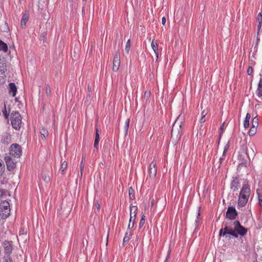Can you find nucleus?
Instances as JSON below:
<instances>
[{
	"mask_svg": "<svg viewBox=\"0 0 262 262\" xmlns=\"http://www.w3.org/2000/svg\"><path fill=\"white\" fill-rule=\"evenodd\" d=\"M253 73V69L251 67H249L247 70V73L249 75H251Z\"/></svg>",
	"mask_w": 262,
	"mask_h": 262,
	"instance_id": "obj_41",
	"label": "nucleus"
},
{
	"mask_svg": "<svg viewBox=\"0 0 262 262\" xmlns=\"http://www.w3.org/2000/svg\"><path fill=\"white\" fill-rule=\"evenodd\" d=\"M130 213H132L133 216L134 217V219H133V223L132 224V227H133L134 226V223H135L136 215L137 210H138V208L136 206H130Z\"/></svg>",
	"mask_w": 262,
	"mask_h": 262,
	"instance_id": "obj_15",
	"label": "nucleus"
},
{
	"mask_svg": "<svg viewBox=\"0 0 262 262\" xmlns=\"http://www.w3.org/2000/svg\"><path fill=\"white\" fill-rule=\"evenodd\" d=\"M130 39H128L126 43L125 50L127 53H129V51L130 50Z\"/></svg>",
	"mask_w": 262,
	"mask_h": 262,
	"instance_id": "obj_29",
	"label": "nucleus"
},
{
	"mask_svg": "<svg viewBox=\"0 0 262 262\" xmlns=\"http://www.w3.org/2000/svg\"><path fill=\"white\" fill-rule=\"evenodd\" d=\"M261 25H262V23H260V22L258 23V25L257 26V36L259 35V32L260 29L261 27Z\"/></svg>",
	"mask_w": 262,
	"mask_h": 262,
	"instance_id": "obj_43",
	"label": "nucleus"
},
{
	"mask_svg": "<svg viewBox=\"0 0 262 262\" xmlns=\"http://www.w3.org/2000/svg\"><path fill=\"white\" fill-rule=\"evenodd\" d=\"M5 81V77H0V84H3Z\"/></svg>",
	"mask_w": 262,
	"mask_h": 262,
	"instance_id": "obj_47",
	"label": "nucleus"
},
{
	"mask_svg": "<svg viewBox=\"0 0 262 262\" xmlns=\"http://www.w3.org/2000/svg\"><path fill=\"white\" fill-rule=\"evenodd\" d=\"M240 187L239 182L237 178H233V179L231 184L230 189L233 192V194L234 195L235 192V194H237L236 191Z\"/></svg>",
	"mask_w": 262,
	"mask_h": 262,
	"instance_id": "obj_11",
	"label": "nucleus"
},
{
	"mask_svg": "<svg viewBox=\"0 0 262 262\" xmlns=\"http://www.w3.org/2000/svg\"><path fill=\"white\" fill-rule=\"evenodd\" d=\"M170 253V250H169L168 252V255H167V257L166 258L165 261H167L169 257Z\"/></svg>",
	"mask_w": 262,
	"mask_h": 262,
	"instance_id": "obj_55",
	"label": "nucleus"
},
{
	"mask_svg": "<svg viewBox=\"0 0 262 262\" xmlns=\"http://www.w3.org/2000/svg\"><path fill=\"white\" fill-rule=\"evenodd\" d=\"M5 72H3V71H0V77H6V74H5Z\"/></svg>",
	"mask_w": 262,
	"mask_h": 262,
	"instance_id": "obj_48",
	"label": "nucleus"
},
{
	"mask_svg": "<svg viewBox=\"0 0 262 262\" xmlns=\"http://www.w3.org/2000/svg\"><path fill=\"white\" fill-rule=\"evenodd\" d=\"M145 217L144 215H143L141 217L139 226L140 228H141L145 223Z\"/></svg>",
	"mask_w": 262,
	"mask_h": 262,
	"instance_id": "obj_30",
	"label": "nucleus"
},
{
	"mask_svg": "<svg viewBox=\"0 0 262 262\" xmlns=\"http://www.w3.org/2000/svg\"><path fill=\"white\" fill-rule=\"evenodd\" d=\"M134 219V217L133 216V213H130V219L129 222L128 226V230L130 228H132V224L133 223V219Z\"/></svg>",
	"mask_w": 262,
	"mask_h": 262,
	"instance_id": "obj_28",
	"label": "nucleus"
},
{
	"mask_svg": "<svg viewBox=\"0 0 262 262\" xmlns=\"http://www.w3.org/2000/svg\"><path fill=\"white\" fill-rule=\"evenodd\" d=\"M166 23V18L163 17L162 19V24L163 25H164Z\"/></svg>",
	"mask_w": 262,
	"mask_h": 262,
	"instance_id": "obj_51",
	"label": "nucleus"
},
{
	"mask_svg": "<svg viewBox=\"0 0 262 262\" xmlns=\"http://www.w3.org/2000/svg\"><path fill=\"white\" fill-rule=\"evenodd\" d=\"M1 216L3 219H6L10 214L9 203L7 201H3L0 205Z\"/></svg>",
	"mask_w": 262,
	"mask_h": 262,
	"instance_id": "obj_3",
	"label": "nucleus"
},
{
	"mask_svg": "<svg viewBox=\"0 0 262 262\" xmlns=\"http://www.w3.org/2000/svg\"><path fill=\"white\" fill-rule=\"evenodd\" d=\"M46 38V34L45 33H42L40 35V39L43 41Z\"/></svg>",
	"mask_w": 262,
	"mask_h": 262,
	"instance_id": "obj_44",
	"label": "nucleus"
},
{
	"mask_svg": "<svg viewBox=\"0 0 262 262\" xmlns=\"http://www.w3.org/2000/svg\"><path fill=\"white\" fill-rule=\"evenodd\" d=\"M95 140H99V130L97 128H96V135Z\"/></svg>",
	"mask_w": 262,
	"mask_h": 262,
	"instance_id": "obj_38",
	"label": "nucleus"
},
{
	"mask_svg": "<svg viewBox=\"0 0 262 262\" xmlns=\"http://www.w3.org/2000/svg\"><path fill=\"white\" fill-rule=\"evenodd\" d=\"M4 115L5 116V117H6V118H7V112H6V110H5V112H4Z\"/></svg>",
	"mask_w": 262,
	"mask_h": 262,
	"instance_id": "obj_61",
	"label": "nucleus"
},
{
	"mask_svg": "<svg viewBox=\"0 0 262 262\" xmlns=\"http://www.w3.org/2000/svg\"><path fill=\"white\" fill-rule=\"evenodd\" d=\"M11 122L12 127L16 130L19 129L21 123V117L18 112L11 114Z\"/></svg>",
	"mask_w": 262,
	"mask_h": 262,
	"instance_id": "obj_2",
	"label": "nucleus"
},
{
	"mask_svg": "<svg viewBox=\"0 0 262 262\" xmlns=\"http://www.w3.org/2000/svg\"><path fill=\"white\" fill-rule=\"evenodd\" d=\"M151 204V206H152L154 205V199L152 200Z\"/></svg>",
	"mask_w": 262,
	"mask_h": 262,
	"instance_id": "obj_64",
	"label": "nucleus"
},
{
	"mask_svg": "<svg viewBox=\"0 0 262 262\" xmlns=\"http://www.w3.org/2000/svg\"><path fill=\"white\" fill-rule=\"evenodd\" d=\"M151 47L155 52V54L156 56V61H157L158 58V46L156 42H155L154 40L152 41L151 43Z\"/></svg>",
	"mask_w": 262,
	"mask_h": 262,
	"instance_id": "obj_16",
	"label": "nucleus"
},
{
	"mask_svg": "<svg viewBox=\"0 0 262 262\" xmlns=\"http://www.w3.org/2000/svg\"><path fill=\"white\" fill-rule=\"evenodd\" d=\"M205 121V116H202L201 119H200V122L201 123H203Z\"/></svg>",
	"mask_w": 262,
	"mask_h": 262,
	"instance_id": "obj_53",
	"label": "nucleus"
},
{
	"mask_svg": "<svg viewBox=\"0 0 262 262\" xmlns=\"http://www.w3.org/2000/svg\"><path fill=\"white\" fill-rule=\"evenodd\" d=\"M258 125V118L257 117H255L252 119V126L251 127H254L257 128Z\"/></svg>",
	"mask_w": 262,
	"mask_h": 262,
	"instance_id": "obj_23",
	"label": "nucleus"
},
{
	"mask_svg": "<svg viewBox=\"0 0 262 262\" xmlns=\"http://www.w3.org/2000/svg\"><path fill=\"white\" fill-rule=\"evenodd\" d=\"M9 93H12L13 97L15 96L17 92V88L14 83H10L9 84Z\"/></svg>",
	"mask_w": 262,
	"mask_h": 262,
	"instance_id": "obj_14",
	"label": "nucleus"
},
{
	"mask_svg": "<svg viewBox=\"0 0 262 262\" xmlns=\"http://www.w3.org/2000/svg\"><path fill=\"white\" fill-rule=\"evenodd\" d=\"M224 123H223L222 126H221V129L223 130L224 128Z\"/></svg>",
	"mask_w": 262,
	"mask_h": 262,
	"instance_id": "obj_60",
	"label": "nucleus"
},
{
	"mask_svg": "<svg viewBox=\"0 0 262 262\" xmlns=\"http://www.w3.org/2000/svg\"><path fill=\"white\" fill-rule=\"evenodd\" d=\"M128 193L130 199L134 200L135 198V190L132 187H130L128 189Z\"/></svg>",
	"mask_w": 262,
	"mask_h": 262,
	"instance_id": "obj_22",
	"label": "nucleus"
},
{
	"mask_svg": "<svg viewBox=\"0 0 262 262\" xmlns=\"http://www.w3.org/2000/svg\"><path fill=\"white\" fill-rule=\"evenodd\" d=\"M179 117L180 116H179L178 117L177 119L176 120V121L174 122V123L173 124V126H172V129H171L172 133H173L174 132V131L176 130H177L178 132H179V127L180 128L181 127V126H182V122L181 121H180V122L178 121V119L179 118Z\"/></svg>",
	"mask_w": 262,
	"mask_h": 262,
	"instance_id": "obj_13",
	"label": "nucleus"
},
{
	"mask_svg": "<svg viewBox=\"0 0 262 262\" xmlns=\"http://www.w3.org/2000/svg\"><path fill=\"white\" fill-rule=\"evenodd\" d=\"M46 92L48 96H49L51 95V88L49 85H47L46 86Z\"/></svg>",
	"mask_w": 262,
	"mask_h": 262,
	"instance_id": "obj_35",
	"label": "nucleus"
},
{
	"mask_svg": "<svg viewBox=\"0 0 262 262\" xmlns=\"http://www.w3.org/2000/svg\"><path fill=\"white\" fill-rule=\"evenodd\" d=\"M85 161V156L83 155L81 159V161L80 163V166H84V163Z\"/></svg>",
	"mask_w": 262,
	"mask_h": 262,
	"instance_id": "obj_42",
	"label": "nucleus"
},
{
	"mask_svg": "<svg viewBox=\"0 0 262 262\" xmlns=\"http://www.w3.org/2000/svg\"><path fill=\"white\" fill-rule=\"evenodd\" d=\"M129 119H127L125 122V132H127L129 127Z\"/></svg>",
	"mask_w": 262,
	"mask_h": 262,
	"instance_id": "obj_36",
	"label": "nucleus"
},
{
	"mask_svg": "<svg viewBox=\"0 0 262 262\" xmlns=\"http://www.w3.org/2000/svg\"><path fill=\"white\" fill-rule=\"evenodd\" d=\"M10 155L14 158H19L21 155V148L18 144H13L10 148Z\"/></svg>",
	"mask_w": 262,
	"mask_h": 262,
	"instance_id": "obj_4",
	"label": "nucleus"
},
{
	"mask_svg": "<svg viewBox=\"0 0 262 262\" xmlns=\"http://www.w3.org/2000/svg\"><path fill=\"white\" fill-rule=\"evenodd\" d=\"M29 19V14L27 13H25L23 16L22 19L21 20V26H25L26 23L28 21Z\"/></svg>",
	"mask_w": 262,
	"mask_h": 262,
	"instance_id": "obj_17",
	"label": "nucleus"
},
{
	"mask_svg": "<svg viewBox=\"0 0 262 262\" xmlns=\"http://www.w3.org/2000/svg\"><path fill=\"white\" fill-rule=\"evenodd\" d=\"M227 151L224 150L223 153V156H224L226 154Z\"/></svg>",
	"mask_w": 262,
	"mask_h": 262,
	"instance_id": "obj_62",
	"label": "nucleus"
},
{
	"mask_svg": "<svg viewBox=\"0 0 262 262\" xmlns=\"http://www.w3.org/2000/svg\"><path fill=\"white\" fill-rule=\"evenodd\" d=\"M3 245L5 253L9 255L12 252V242L5 241Z\"/></svg>",
	"mask_w": 262,
	"mask_h": 262,
	"instance_id": "obj_12",
	"label": "nucleus"
},
{
	"mask_svg": "<svg viewBox=\"0 0 262 262\" xmlns=\"http://www.w3.org/2000/svg\"><path fill=\"white\" fill-rule=\"evenodd\" d=\"M234 230L230 226H225L224 228L220 229L219 231V236H223L229 238V234Z\"/></svg>",
	"mask_w": 262,
	"mask_h": 262,
	"instance_id": "obj_7",
	"label": "nucleus"
},
{
	"mask_svg": "<svg viewBox=\"0 0 262 262\" xmlns=\"http://www.w3.org/2000/svg\"><path fill=\"white\" fill-rule=\"evenodd\" d=\"M40 133L41 135L42 139H45L46 137L48 136L49 133L48 131L45 129L44 128H42L40 130Z\"/></svg>",
	"mask_w": 262,
	"mask_h": 262,
	"instance_id": "obj_20",
	"label": "nucleus"
},
{
	"mask_svg": "<svg viewBox=\"0 0 262 262\" xmlns=\"http://www.w3.org/2000/svg\"><path fill=\"white\" fill-rule=\"evenodd\" d=\"M237 216V212L233 207H229L226 212V216L230 220H234Z\"/></svg>",
	"mask_w": 262,
	"mask_h": 262,
	"instance_id": "obj_9",
	"label": "nucleus"
},
{
	"mask_svg": "<svg viewBox=\"0 0 262 262\" xmlns=\"http://www.w3.org/2000/svg\"><path fill=\"white\" fill-rule=\"evenodd\" d=\"M262 85V78H261L259 80L258 85V88L257 90V94L258 96L261 97L262 96V90H260V88L261 86Z\"/></svg>",
	"mask_w": 262,
	"mask_h": 262,
	"instance_id": "obj_21",
	"label": "nucleus"
},
{
	"mask_svg": "<svg viewBox=\"0 0 262 262\" xmlns=\"http://www.w3.org/2000/svg\"><path fill=\"white\" fill-rule=\"evenodd\" d=\"M208 112L207 111L204 110L202 112V116H206V115L207 114Z\"/></svg>",
	"mask_w": 262,
	"mask_h": 262,
	"instance_id": "obj_49",
	"label": "nucleus"
},
{
	"mask_svg": "<svg viewBox=\"0 0 262 262\" xmlns=\"http://www.w3.org/2000/svg\"><path fill=\"white\" fill-rule=\"evenodd\" d=\"M130 236V234L128 235V233L127 232L124 237L123 241V244L124 246H125V244L129 241Z\"/></svg>",
	"mask_w": 262,
	"mask_h": 262,
	"instance_id": "obj_24",
	"label": "nucleus"
},
{
	"mask_svg": "<svg viewBox=\"0 0 262 262\" xmlns=\"http://www.w3.org/2000/svg\"><path fill=\"white\" fill-rule=\"evenodd\" d=\"M5 160L8 170L12 171L15 168L16 162L14 161L10 156H6Z\"/></svg>",
	"mask_w": 262,
	"mask_h": 262,
	"instance_id": "obj_6",
	"label": "nucleus"
},
{
	"mask_svg": "<svg viewBox=\"0 0 262 262\" xmlns=\"http://www.w3.org/2000/svg\"><path fill=\"white\" fill-rule=\"evenodd\" d=\"M68 166V163L66 161H64L61 165V173H64V171L67 169Z\"/></svg>",
	"mask_w": 262,
	"mask_h": 262,
	"instance_id": "obj_26",
	"label": "nucleus"
},
{
	"mask_svg": "<svg viewBox=\"0 0 262 262\" xmlns=\"http://www.w3.org/2000/svg\"><path fill=\"white\" fill-rule=\"evenodd\" d=\"M0 50L6 52L8 51V46L2 40H0Z\"/></svg>",
	"mask_w": 262,
	"mask_h": 262,
	"instance_id": "obj_19",
	"label": "nucleus"
},
{
	"mask_svg": "<svg viewBox=\"0 0 262 262\" xmlns=\"http://www.w3.org/2000/svg\"><path fill=\"white\" fill-rule=\"evenodd\" d=\"M257 128L251 127L249 131V135L250 136H254L256 133Z\"/></svg>",
	"mask_w": 262,
	"mask_h": 262,
	"instance_id": "obj_25",
	"label": "nucleus"
},
{
	"mask_svg": "<svg viewBox=\"0 0 262 262\" xmlns=\"http://www.w3.org/2000/svg\"><path fill=\"white\" fill-rule=\"evenodd\" d=\"M250 192L249 186L247 184L244 185L239 195L238 205L239 207H244L246 204L249 199Z\"/></svg>",
	"mask_w": 262,
	"mask_h": 262,
	"instance_id": "obj_1",
	"label": "nucleus"
},
{
	"mask_svg": "<svg viewBox=\"0 0 262 262\" xmlns=\"http://www.w3.org/2000/svg\"><path fill=\"white\" fill-rule=\"evenodd\" d=\"M5 193H6L5 190L2 189H0V197H2L3 195L5 194Z\"/></svg>",
	"mask_w": 262,
	"mask_h": 262,
	"instance_id": "obj_46",
	"label": "nucleus"
},
{
	"mask_svg": "<svg viewBox=\"0 0 262 262\" xmlns=\"http://www.w3.org/2000/svg\"><path fill=\"white\" fill-rule=\"evenodd\" d=\"M10 140V137L8 135H5L3 137L2 142L4 143H8Z\"/></svg>",
	"mask_w": 262,
	"mask_h": 262,
	"instance_id": "obj_27",
	"label": "nucleus"
},
{
	"mask_svg": "<svg viewBox=\"0 0 262 262\" xmlns=\"http://www.w3.org/2000/svg\"><path fill=\"white\" fill-rule=\"evenodd\" d=\"M251 118V115L249 113H247L245 117L244 126L245 128H248L249 126V120Z\"/></svg>",
	"mask_w": 262,
	"mask_h": 262,
	"instance_id": "obj_18",
	"label": "nucleus"
},
{
	"mask_svg": "<svg viewBox=\"0 0 262 262\" xmlns=\"http://www.w3.org/2000/svg\"><path fill=\"white\" fill-rule=\"evenodd\" d=\"M233 225L235 227V230L241 236L245 235L247 232V230L244 226H242L238 221H235L233 222Z\"/></svg>",
	"mask_w": 262,
	"mask_h": 262,
	"instance_id": "obj_5",
	"label": "nucleus"
},
{
	"mask_svg": "<svg viewBox=\"0 0 262 262\" xmlns=\"http://www.w3.org/2000/svg\"><path fill=\"white\" fill-rule=\"evenodd\" d=\"M258 200H259V204L262 207V200L260 199L259 198Z\"/></svg>",
	"mask_w": 262,
	"mask_h": 262,
	"instance_id": "obj_57",
	"label": "nucleus"
},
{
	"mask_svg": "<svg viewBox=\"0 0 262 262\" xmlns=\"http://www.w3.org/2000/svg\"><path fill=\"white\" fill-rule=\"evenodd\" d=\"M224 160V159L223 158H220V164L222 163V161Z\"/></svg>",
	"mask_w": 262,
	"mask_h": 262,
	"instance_id": "obj_58",
	"label": "nucleus"
},
{
	"mask_svg": "<svg viewBox=\"0 0 262 262\" xmlns=\"http://www.w3.org/2000/svg\"><path fill=\"white\" fill-rule=\"evenodd\" d=\"M95 207H96L97 210H99V208H100V205L98 203H95Z\"/></svg>",
	"mask_w": 262,
	"mask_h": 262,
	"instance_id": "obj_50",
	"label": "nucleus"
},
{
	"mask_svg": "<svg viewBox=\"0 0 262 262\" xmlns=\"http://www.w3.org/2000/svg\"><path fill=\"white\" fill-rule=\"evenodd\" d=\"M150 96V91H145L144 95V98L146 100H148Z\"/></svg>",
	"mask_w": 262,
	"mask_h": 262,
	"instance_id": "obj_34",
	"label": "nucleus"
},
{
	"mask_svg": "<svg viewBox=\"0 0 262 262\" xmlns=\"http://www.w3.org/2000/svg\"><path fill=\"white\" fill-rule=\"evenodd\" d=\"M238 235H239L238 232H237L235 230V227H234V230L231 232H230V233L229 234V236L230 235L234 237H238Z\"/></svg>",
	"mask_w": 262,
	"mask_h": 262,
	"instance_id": "obj_31",
	"label": "nucleus"
},
{
	"mask_svg": "<svg viewBox=\"0 0 262 262\" xmlns=\"http://www.w3.org/2000/svg\"><path fill=\"white\" fill-rule=\"evenodd\" d=\"M4 164L2 161H0V176L2 174V173L4 171Z\"/></svg>",
	"mask_w": 262,
	"mask_h": 262,
	"instance_id": "obj_32",
	"label": "nucleus"
},
{
	"mask_svg": "<svg viewBox=\"0 0 262 262\" xmlns=\"http://www.w3.org/2000/svg\"><path fill=\"white\" fill-rule=\"evenodd\" d=\"M200 211L199 210V211H198V217L199 216H200Z\"/></svg>",
	"mask_w": 262,
	"mask_h": 262,
	"instance_id": "obj_63",
	"label": "nucleus"
},
{
	"mask_svg": "<svg viewBox=\"0 0 262 262\" xmlns=\"http://www.w3.org/2000/svg\"><path fill=\"white\" fill-rule=\"evenodd\" d=\"M42 178L43 180L47 183L49 182L50 180L49 176L46 175L42 176Z\"/></svg>",
	"mask_w": 262,
	"mask_h": 262,
	"instance_id": "obj_40",
	"label": "nucleus"
},
{
	"mask_svg": "<svg viewBox=\"0 0 262 262\" xmlns=\"http://www.w3.org/2000/svg\"><path fill=\"white\" fill-rule=\"evenodd\" d=\"M0 71H3V72L7 71L6 63H0Z\"/></svg>",
	"mask_w": 262,
	"mask_h": 262,
	"instance_id": "obj_33",
	"label": "nucleus"
},
{
	"mask_svg": "<svg viewBox=\"0 0 262 262\" xmlns=\"http://www.w3.org/2000/svg\"><path fill=\"white\" fill-rule=\"evenodd\" d=\"M88 89L89 92H91L92 91L91 88L90 86V85H88Z\"/></svg>",
	"mask_w": 262,
	"mask_h": 262,
	"instance_id": "obj_59",
	"label": "nucleus"
},
{
	"mask_svg": "<svg viewBox=\"0 0 262 262\" xmlns=\"http://www.w3.org/2000/svg\"><path fill=\"white\" fill-rule=\"evenodd\" d=\"M149 177L151 179H153L156 177L157 174L156 163L152 161L149 165L148 169Z\"/></svg>",
	"mask_w": 262,
	"mask_h": 262,
	"instance_id": "obj_10",
	"label": "nucleus"
},
{
	"mask_svg": "<svg viewBox=\"0 0 262 262\" xmlns=\"http://www.w3.org/2000/svg\"><path fill=\"white\" fill-rule=\"evenodd\" d=\"M4 262H13L12 259L10 257L9 255L5 256L4 257Z\"/></svg>",
	"mask_w": 262,
	"mask_h": 262,
	"instance_id": "obj_37",
	"label": "nucleus"
},
{
	"mask_svg": "<svg viewBox=\"0 0 262 262\" xmlns=\"http://www.w3.org/2000/svg\"><path fill=\"white\" fill-rule=\"evenodd\" d=\"M120 64V56L119 51H117L114 56L113 60V70L114 71H117L119 69Z\"/></svg>",
	"mask_w": 262,
	"mask_h": 262,
	"instance_id": "obj_8",
	"label": "nucleus"
},
{
	"mask_svg": "<svg viewBox=\"0 0 262 262\" xmlns=\"http://www.w3.org/2000/svg\"><path fill=\"white\" fill-rule=\"evenodd\" d=\"M257 20L258 23H262V14L261 13H259L257 15Z\"/></svg>",
	"mask_w": 262,
	"mask_h": 262,
	"instance_id": "obj_39",
	"label": "nucleus"
},
{
	"mask_svg": "<svg viewBox=\"0 0 262 262\" xmlns=\"http://www.w3.org/2000/svg\"><path fill=\"white\" fill-rule=\"evenodd\" d=\"M99 142V140H95L94 146L95 148L97 149Z\"/></svg>",
	"mask_w": 262,
	"mask_h": 262,
	"instance_id": "obj_45",
	"label": "nucleus"
},
{
	"mask_svg": "<svg viewBox=\"0 0 262 262\" xmlns=\"http://www.w3.org/2000/svg\"><path fill=\"white\" fill-rule=\"evenodd\" d=\"M84 166H80V172H81V177L82 176V171L84 169Z\"/></svg>",
	"mask_w": 262,
	"mask_h": 262,
	"instance_id": "obj_54",
	"label": "nucleus"
},
{
	"mask_svg": "<svg viewBox=\"0 0 262 262\" xmlns=\"http://www.w3.org/2000/svg\"><path fill=\"white\" fill-rule=\"evenodd\" d=\"M229 142L228 143V144H227L225 147H224V150H225V151H227L228 150V148H229Z\"/></svg>",
	"mask_w": 262,
	"mask_h": 262,
	"instance_id": "obj_52",
	"label": "nucleus"
},
{
	"mask_svg": "<svg viewBox=\"0 0 262 262\" xmlns=\"http://www.w3.org/2000/svg\"><path fill=\"white\" fill-rule=\"evenodd\" d=\"M246 164H247V161H245V162H242L241 163H239V166H240V165H245V166H246Z\"/></svg>",
	"mask_w": 262,
	"mask_h": 262,
	"instance_id": "obj_56",
	"label": "nucleus"
}]
</instances>
